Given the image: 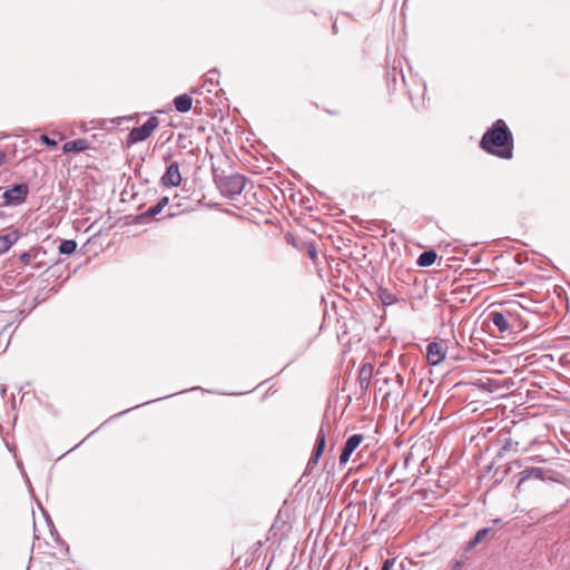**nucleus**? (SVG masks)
I'll return each mask as SVG.
<instances>
[{"label":"nucleus","instance_id":"nucleus-1","mask_svg":"<svg viewBox=\"0 0 570 570\" xmlns=\"http://www.w3.org/2000/svg\"><path fill=\"white\" fill-rule=\"evenodd\" d=\"M480 148L501 159H511L514 150L513 134L503 119H497L480 140Z\"/></svg>","mask_w":570,"mask_h":570},{"label":"nucleus","instance_id":"nucleus-2","mask_svg":"<svg viewBox=\"0 0 570 570\" xmlns=\"http://www.w3.org/2000/svg\"><path fill=\"white\" fill-rule=\"evenodd\" d=\"M488 318L497 327L501 337L509 336L522 328L518 312L510 308L492 311L489 313Z\"/></svg>","mask_w":570,"mask_h":570},{"label":"nucleus","instance_id":"nucleus-3","mask_svg":"<svg viewBox=\"0 0 570 570\" xmlns=\"http://www.w3.org/2000/svg\"><path fill=\"white\" fill-rule=\"evenodd\" d=\"M215 184L223 196L234 199L244 190L247 178L240 174L215 176Z\"/></svg>","mask_w":570,"mask_h":570},{"label":"nucleus","instance_id":"nucleus-4","mask_svg":"<svg viewBox=\"0 0 570 570\" xmlns=\"http://www.w3.org/2000/svg\"><path fill=\"white\" fill-rule=\"evenodd\" d=\"M176 146L178 156L194 158L195 160L198 159L200 148L199 145L194 140L190 132L179 134L177 136Z\"/></svg>","mask_w":570,"mask_h":570},{"label":"nucleus","instance_id":"nucleus-5","mask_svg":"<svg viewBox=\"0 0 570 570\" xmlns=\"http://www.w3.org/2000/svg\"><path fill=\"white\" fill-rule=\"evenodd\" d=\"M326 445V433L324 430V425H322L317 432L316 442L312 452V455L306 464L304 475L312 474L313 470L318 463L320 458L322 456L324 449Z\"/></svg>","mask_w":570,"mask_h":570},{"label":"nucleus","instance_id":"nucleus-6","mask_svg":"<svg viewBox=\"0 0 570 570\" xmlns=\"http://www.w3.org/2000/svg\"><path fill=\"white\" fill-rule=\"evenodd\" d=\"M373 376V365L363 363L358 370L356 382L360 389V396H365Z\"/></svg>","mask_w":570,"mask_h":570},{"label":"nucleus","instance_id":"nucleus-7","mask_svg":"<svg viewBox=\"0 0 570 570\" xmlns=\"http://www.w3.org/2000/svg\"><path fill=\"white\" fill-rule=\"evenodd\" d=\"M445 348L442 342H432L426 348V358L429 364L439 365L445 358Z\"/></svg>","mask_w":570,"mask_h":570},{"label":"nucleus","instance_id":"nucleus-8","mask_svg":"<svg viewBox=\"0 0 570 570\" xmlns=\"http://www.w3.org/2000/svg\"><path fill=\"white\" fill-rule=\"evenodd\" d=\"M161 183L166 187H177L181 183L178 161H173L161 177Z\"/></svg>","mask_w":570,"mask_h":570},{"label":"nucleus","instance_id":"nucleus-9","mask_svg":"<svg viewBox=\"0 0 570 570\" xmlns=\"http://www.w3.org/2000/svg\"><path fill=\"white\" fill-rule=\"evenodd\" d=\"M363 439L362 434H353L346 440L340 454L341 464H345L350 460L352 453L358 448Z\"/></svg>","mask_w":570,"mask_h":570},{"label":"nucleus","instance_id":"nucleus-10","mask_svg":"<svg viewBox=\"0 0 570 570\" xmlns=\"http://www.w3.org/2000/svg\"><path fill=\"white\" fill-rule=\"evenodd\" d=\"M547 471L542 468L530 466L522 470L518 475L520 476L517 488L520 489L522 483L529 479L541 480L546 479Z\"/></svg>","mask_w":570,"mask_h":570},{"label":"nucleus","instance_id":"nucleus-11","mask_svg":"<svg viewBox=\"0 0 570 570\" xmlns=\"http://www.w3.org/2000/svg\"><path fill=\"white\" fill-rule=\"evenodd\" d=\"M492 533V528H483V529H480L475 535L470 539L464 546V552H469L471 550H473L474 548H476L479 544L481 543H487L488 542V535Z\"/></svg>","mask_w":570,"mask_h":570},{"label":"nucleus","instance_id":"nucleus-12","mask_svg":"<svg viewBox=\"0 0 570 570\" xmlns=\"http://www.w3.org/2000/svg\"><path fill=\"white\" fill-rule=\"evenodd\" d=\"M28 194V188L26 185H17L13 188L7 190L4 193V197L9 203H20L23 202Z\"/></svg>","mask_w":570,"mask_h":570},{"label":"nucleus","instance_id":"nucleus-13","mask_svg":"<svg viewBox=\"0 0 570 570\" xmlns=\"http://www.w3.org/2000/svg\"><path fill=\"white\" fill-rule=\"evenodd\" d=\"M21 234L13 229L0 236V255L7 253L20 238Z\"/></svg>","mask_w":570,"mask_h":570},{"label":"nucleus","instance_id":"nucleus-14","mask_svg":"<svg viewBox=\"0 0 570 570\" xmlns=\"http://www.w3.org/2000/svg\"><path fill=\"white\" fill-rule=\"evenodd\" d=\"M193 97L188 94H183L174 98L173 104L178 112L185 114L193 108Z\"/></svg>","mask_w":570,"mask_h":570},{"label":"nucleus","instance_id":"nucleus-15","mask_svg":"<svg viewBox=\"0 0 570 570\" xmlns=\"http://www.w3.org/2000/svg\"><path fill=\"white\" fill-rule=\"evenodd\" d=\"M89 148V142L87 139H76V140H70V141H67L63 146H62V151L65 154H69V153H80V151H85Z\"/></svg>","mask_w":570,"mask_h":570},{"label":"nucleus","instance_id":"nucleus-16","mask_svg":"<svg viewBox=\"0 0 570 570\" xmlns=\"http://www.w3.org/2000/svg\"><path fill=\"white\" fill-rule=\"evenodd\" d=\"M376 295L384 306L393 305L399 301L394 293L383 286L376 288Z\"/></svg>","mask_w":570,"mask_h":570},{"label":"nucleus","instance_id":"nucleus-17","mask_svg":"<svg viewBox=\"0 0 570 570\" xmlns=\"http://www.w3.org/2000/svg\"><path fill=\"white\" fill-rule=\"evenodd\" d=\"M46 254L45 250L40 246L31 247L29 250L23 252L19 255V262L22 266H27L31 263V261H35L38 258L40 253Z\"/></svg>","mask_w":570,"mask_h":570},{"label":"nucleus","instance_id":"nucleus-18","mask_svg":"<svg viewBox=\"0 0 570 570\" xmlns=\"http://www.w3.org/2000/svg\"><path fill=\"white\" fill-rule=\"evenodd\" d=\"M169 198L164 196L158 199L157 204L145 210V222L156 217L168 205Z\"/></svg>","mask_w":570,"mask_h":570},{"label":"nucleus","instance_id":"nucleus-19","mask_svg":"<svg viewBox=\"0 0 570 570\" xmlns=\"http://www.w3.org/2000/svg\"><path fill=\"white\" fill-rule=\"evenodd\" d=\"M438 254L434 249L424 250L417 257V265L421 267H429L435 263Z\"/></svg>","mask_w":570,"mask_h":570},{"label":"nucleus","instance_id":"nucleus-20","mask_svg":"<svg viewBox=\"0 0 570 570\" xmlns=\"http://www.w3.org/2000/svg\"><path fill=\"white\" fill-rule=\"evenodd\" d=\"M301 250H305L309 258L313 261L314 264H317L318 255H317V247L314 242H303L301 247Z\"/></svg>","mask_w":570,"mask_h":570},{"label":"nucleus","instance_id":"nucleus-21","mask_svg":"<svg viewBox=\"0 0 570 570\" xmlns=\"http://www.w3.org/2000/svg\"><path fill=\"white\" fill-rule=\"evenodd\" d=\"M466 560H468L466 552H464V548H462L461 553L458 557H455L454 559H452L450 561L449 566H450L451 570H461L464 567Z\"/></svg>","mask_w":570,"mask_h":570},{"label":"nucleus","instance_id":"nucleus-22","mask_svg":"<svg viewBox=\"0 0 570 570\" xmlns=\"http://www.w3.org/2000/svg\"><path fill=\"white\" fill-rule=\"evenodd\" d=\"M159 126V120L156 116L149 117L145 121V139H147Z\"/></svg>","mask_w":570,"mask_h":570},{"label":"nucleus","instance_id":"nucleus-23","mask_svg":"<svg viewBox=\"0 0 570 570\" xmlns=\"http://www.w3.org/2000/svg\"><path fill=\"white\" fill-rule=\"evenodd\" d=\"M77 249V243L72 239L62 240L59 245V253L69 255L75 253Z\"/></svg>","mask_w":570,"mask_h":570},{"label":"nucleus","instance_id":"nucleus-24","mask_svg":"<svg viewBox=\"0 0 570 570\" xmlns=\"http://www.w3.org/2000/svg\"><path fill=\"white\" fill-rule=\"evenodd\" d=\"M142 140V127L134 128L127 138L128 144H135Z\"/></svg>","mask_w":570,"mask_h":570},{"label":"nucleus","instance_id":"nucleus-25","mask_svg":"<svg viewBox=\"0 0 570 570\" xmlns=\"http://www.w3.org/2000/svg\"><path fill=\"white\" fill-rule=\"evenodd\" d=\"M502 450L503 451H513V452H518L519 450V442L518 441H514L512 439H507L504 441V444L502 446Z\"/></svg>","mask_w":570,"mask_h":570},{"label":"nucleus","instance_id":"nucleus-26","mask_svg":"<svg viewBox=\"0 0 570 570\" xmlns=\"http://www.w3.org/2000/svg\"><path fill=\"white\" fill-rule=\"evenodd\" d=\"M40 140L48 147H56L58 144L56 139L50 138L48 135H41Z\"/></svg>","mask_w":570,"mask_h":570},{"label":"nucleus","instance_id":"nucleus-27","mask_svg":"<svg viewBox=\"0 0 570 570\" xmlns=\"http://www.w3.org/2000/svg\"><path fill=\"white\" fill-rule=\"evenodd\" d=\"M394 563H395V559H386L383 562L381 570H392Z\"/></svg>","mask_w":570,"mask_h":570},{"label":"nucleus","instance_id":"nucleus-28","mask_svg":"<svg viewBox=\"0 0 570 570\" xmlns=\"http://www.w3.org/2000/svg\"><path fill=\"white\" fill-rule=\"evenodd\" d=\"M7 160V154L0 150V166H2Z\"/></svg>","mask_w":570,"mask_h":570},{"label":"nucleus","instance_id":"nucleus-29","mask_svg":"<svg viewBox=\"0 0 570 570\" xmlns=\"http://www.w3.org/2000/svg\"><path fill=\"white\" fill-rule=\"evenodd\" d=\"M409 1L410 0H404L403 1V3H402V12H404V10L407 8Z\"/></svg>","mask_w":570,"mask_h":570},{"label":"nucleus","instance_id":"nucleus-30","mask_svg":"<svg viewBox=\"0 0 570 570\" xmlns=\"http://www.w3.org/2000/svg\"><path fill=\"white\" fill-rule=\"evenodd\" d=\"M42 266H43V264H42V263H37V264L35 265V267H36V268H41Z\"/></svg>","mask_w":570,"mask_h":570},{"label":"nucleus","instance_id":"nucleus-31","mask_svg":"<svg viewBox=\"0 0 570 570\" xmlns=\"http://www.w3.org/2000/svg\"><path fill=\"white\" fill-rule=\"evenodd\" d=\"M326 112H327V114H330V115H336V114H337V112H336V111H334V110H326Z\"/></svg>","mask_w":570,"mask_h":570},{"label":"nucleus","instance_id":"nucleus-32","mask_svg":"<svg viewBox=\"0 0 570 570\" xmlns=\"http://www.w3.org/2000/svg\"><path fill=\"white\" fill-rule=\"evenodd\" d=\"M198 104H199V101H196V105H195V108H194V110H195L196 112H197V110H198Z\"/></svg>","mask_w":570,"mask_h":570},{"label":"nucleus","instance_id":"nucleus-33","mask_svg":"<svg viewBox=\"0 0 570 570\" xmlns=\"http://www.w3.org/2000/svg\"><path fill=\"white\" fill-rule=\"evenodd\" d=\"M171 157V155L164 156V160H168Z\"/></svg>","mask_w":570,"mask_h":570},{"label":"nucleus","instance_id":"nucleus-34","mask_svg":"<svg viewBox=\"0 0 570 570\" xmlns=\"http://www.w3.org/2000/svg\"><path fill=\"white\" fill-rule=\"evenodd\" d=\"M397 382H402V377L397 375Z\"/></svg>","mask_w":570,"mask_h":570},{"label":"nucleus","instance_id":"nucleus-35","mask_svg":"<svg viewBox=\"0 0 570 570\" xmlns=\"http://www.w3.org/2000/svg\"><path fill=\"white\" fill-rule=\"evenodd\" d=\"M500 522H501V520H500V519H495V520H494V523H500Z\"/></svg>","mask_w":570,"mask_h":570}]
</instances>
